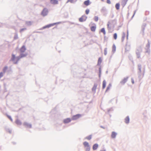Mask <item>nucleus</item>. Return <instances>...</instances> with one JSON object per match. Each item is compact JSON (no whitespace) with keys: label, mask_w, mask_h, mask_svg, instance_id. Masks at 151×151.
<instances>
[{"label":"nucleus","mask_w":151,"mask_h":151,"mask_svg":"<svg viewBox=\"0 0 151 151\" xmlns=\"http://www.w3.org/2000/svg\"><path fill=\"white\" fill-rule=\"evenodd\" d=\"M142 52V48L141 46L137 47L136 50V53L138 58H140L141 53Z\"/></svg>","instance_id":"obj_1"},{"label":"nucleus","mask_w":151,"mask_h":151,"mask_svg":"<svg viewBox=\"0 0 151 151\" xmlns=\"http://www.w3.org/2000/svg\"><path fill=\"white\" fill-rule=\"evenodd\" d=\"M48 13V10L46 8H44L42 11L41 14L43 17H45L47 16Z\"/></svg>","instance_id":"obj_2"},{"label":"nucleus","mask_w":151,"mask_h":151,"mask_svg":"<svg viewBox=\"0 0 151 151\" xmlns=\"http://www.w3.org/2000/svg\"><path fill=\"white\" fill-rule=\"evenodd\" d=\"M138 68L139 70V71L138 72V78H140L141 77V68L142 65L140 64H139L138 65Z\"/></svg>","instance_id":"obj_3"},{"label":"nucleus","mask_w":151,"mask_h":151,"mask_svg":"<svg viewBox=\"0 0 151 151\" xmlns=\"http://www.w3.org/2000/svg\"><path fill=\"white\" fill-rule=\"evenodd\" d=\"M87 18V17L85 15H83L79 19V21L80 22H82L85 21Z\"/></svg>","instance_id":"obj_4"},{"label":"nucleus","mask_w":151,"mask_h":151,"mask_svg":"<svg viewBox=\"0 0 151 151\" xmlns=\"http://www.w3.org/2000/svg\"><path fill=\"white\" fill-rule=\"evenodd\" d=\"M81 116V114H78L73 116L72 117V119L73 120H75L79 118Z\"/></svg>","instance_id":"obj_5"},{"label":"nucleus","mask_w":151,"mask_h":151,"mask_svg":"<svg viewBox=\"0 0 151 151\" xmlns=\"http://www.w3.org/2000/svg\"><path fill=\"white\" fill-rule=\"evenodd\" d=\"M55 24L52 23V24H47V25H46L44 26L43 27L42 29H45L46 28H49L50 27H52V26L54 25Z\"/></svg>","instance_id":"obj_6"},{"label":"nucleus","mask_w":151,"mask_h":151,"mask_svg":"<svg viewBox=\"0 0 151 151\" xmlns=\"http://www.w3.org/2000/svg\"><path fill=\"white\" fill-rule=\"evenodd\" d=\"M128 78V77H127L126 78H124L123 80L120 82V83L122 84H124L127 81Z\"/></svg>","instance_id":"obj_7"},{"label":"nucleus","mask_w":151,"mask_h":151,"mask_svg":"<svg viewBox=\"0 0 151 151\" xmlns=\"http://www.w3.org/2000/svg\"><path fill=\"white\" fill-rule=\"evenodd\" d=\"M71 120L70 118H67L66 119H64L63 122L65 124H67L69 123L71 121Z\"/></svg>","instance_id":"obj_8"},{"label":"nucleus","mask_w":151,"mask_h":151,"mask_svg":"<svg viewBox=\"0 0 151 151\" xmlns=\"http://www.w3.org/2000/svg\"><path fill=\"white\" fill-rule=\"evenodd\" d=\"M117 133L115 132H112L111 133V137L112 138L114 139L115 138Z\"/></svg>","instance_id":"obj_9"},{"label":"nucleus","mask_w":151,"mask_h":151,"mask_svg":"<svg viewBox=\"0 0 151 151\" xmlns=\"http://www.w3.org/2000/svg\"><path fill=\"white\" fill-rule=\"evenodd\" d=\"M26 50L25 46L24 45L22 46L21 48L20 51L21 52H24Z\"/></svg>","instance_id":"obj_10"},{"label":"nucleus","mask_w":151,"mask_h":151,"mask_svg":"<svg viewBox=\"0 0 151 151\" xmlns=\"http://www.w3.org/2000/svg\"><path fill=\"white\" fill-rule=\"evenodd\" d=\"M124 122L126 124H128L129 122V118L128 116H127L125 119Z\"/></svg>","instance_id":"obj_11"},{"label":"nucleus","mask_w":151,"mask_h":151,"mask_svg":"<svg viewBox=\"0 0 151 151\" xmlns=\"http://www.w3.org/2000/svg\"><path fill=\"white\" fill-rule=\"evenodd\" d=\"M101 12L103 13H105L107 12V10L106 7L104 6L103 7L101 10Z\"/></svg>","instance_id":"obj_12"},{"label":"nucleus","mask_w":151,"mask_h":151,"mask_svg":"<svg viewBox=\"0 0 151 151\" xmlns=\"http://www.w3.org/2000/svg\"><path fill=\"white\" fill-rule=\"evenodd\" d=\"M128 0H122V5L124 7L126 4Z\"/></svg>","instance_id":"obj_13"},{"label":"nucleus","mask_w":151,"mask_h":151,"mask_svg":"<svg viewBox=\"0 0 151 151\" xmlns=\"http://www.w3.org/2000/svg\"><path fill=\"white\" fill-rule=\"evenodd\" d=\"M23 125L24 126H26L27 127H29V128H31L32 127V125L27 122H24L23 124Z\"/></svg>","instance_id":"obj_14"},{"label":"nucleus","mask_w":151,"mask_h":151,"mask_svg":"<svg viewBox=\"0 0 151 151\" xmlns=\"http://www.w3.org/2000/svg\"><path fill=\"white\" fill-rule=\"evenodd\" d=\"M98 145L97 143L94 144L92 147L93 149L94 150H96L98 148Z\"/></svg>","instance_id":"obj_15"},{"label":"nucleus","mask_w":151,"mask_h":151,"mask_svg":"<svg viewBox=\"0 0 151 151\" xmlns=\"http://www.w3.org/2000/svg\"><path fill=\"white\" fill-rule=\"evenodd\" d=\"M16 57H15V55L14 54H12V58H11V60H10V61H12L14 62H15L14 60L16 59Z\"/></svg>","instance_id":"obj_16"},{"label":"nucleus","mask_w":151,"mask_h":151,"mask_svg":"<svg viewBox=\"0 0 151 151\" xmlns=\"http://www.w3.org/2000/svg\"><path fill=\"white\" fill-rule=\"evenodd\" d=\"M50 3L53 4H58V1L57 0H51Z\"/></svg>","instance_id":"obj_17"},{"label":"nucleus","mask_w":151,"mask_h":151,"mask_svg":"<svg viewBox=\"0 0 151 151\" xmlns=\"http://www.w3.org/2000/svg\"><path fill=\"white\" fill-rule=\"evenodd\" d=\"M21 58L20 56H17L16 57V61L15 62H14V64H17L18 63V61L19 60V59Z\"/></svg>","instance_id":"obj_18"},{"label":"nucleus","mask_w":151,"mask_h":151,"mask_svg":"<svg viewBox=\"0 0 151 151\" xmlns=\"http://www.w3.org/2000/svg\"><path fill=\"white\" fill-rule=\"evenodd\" d=\"M84 4L86 6H88L90 4V2L89 0H87L85 1L84 2Z\"/></svg>","instance_id":"obj_19"},{"label":"nucleus","mask_w":151,"mask_h":151,"mask_svg":"<svg viewBox=\"0 0 151 151\" xmlns=\"http://www.w3.org/2000/svg\"><path fill=\"white\" fill-rule=\"evenodd\" d=\"M146 26V24H143L142 27V30L143 32V35L144 34L145 27Z\"/></svg>","instance_id":"obj_20"},{"label":"nucleus","mask_w":151,"mask_h":151,"mask_svg":"<svg viewBox=\"0 0 151 151\" xmlns=\"http://www.w3.org/2000/svg\"><path fill=\"white\" fill-rule=\"evenodd\" d=\"M16 123L18 125H21L22 124V122L18 119H17L15 121Z\"/></svg>","instance_id":"obj_21"},{"label":"nucleus","mask_w":151,"mask_h":151,"mask_svg":"<svg viewBox=\"0 0 151 151\" xmlns=\"http://www.w3.org/2000/svg\"><path fill=\"white\" fill-rule=\"evenodd\" d=\"M106 82L105 80H104L103 82L102 89H104L106 87Z\"/></svg>","instance_id":"obj_22"},{"label":"nucleus","mask_w":151,"mask_h":151,"mask_svg":"<svg viewBox=\"0 0 151 151\" xmlns=\"http://www.w3.org/2000/svg\"><path fill=\"white\" fill-rule=\"evenodd\" d=\"M96 26H91V30L92 32H94L95 31L96 29Z\"/></svg>","instance_id":"obj_23"},{"label":"nucleus","mask_w":151,"mask_h":151,"mask_svg":"<svg viewBox=\"0 0 151 151\" xmlns=\"http://www.w3.org/2000/svg\"><path fill=\"white\" fill-rule=\"evenodd\" d=\"M101 67H100L99 68V79L101 77Z\"/></svg>","instance_id":"obj_24"},{"label":"nucleus","mask_w":151,"mask_h":151,"mask_svg":"<svg viewBox=\"0 0 151 151\" xmlns=\"http://www.w3.org/2000/svg\"><path fill=\"white\" fill-rule=\"evenodd\" d=\"M111 83H109L106 88V89L105 91V92H107L109 90L110 88L111 87Z\"/></svg>","instance_id":"obj_25"},{"label":"nucleus","mask_w":151,"mask_h":151,"mask_svg":"<svg viewBox=\"0 0 151 151\" xmlns=\"http://www.w3.org/2000/svg\"><path fill=\"white\" fill-rule=\"evenodd\" d=\"M27 55V54L21 53L19 55L21 58L26 57Z\"/></svg>","instance_id":"obj_26"},{"label":"nucleus","mask_w":151,"mask_h":151,"mask_svg":"<svg viewBox=\"0 0 151 151\" xmlns=\"http://www.w3.org/2000/svg\"><path fill=\"white\" fill-rule=\"evenodd\" d=\"M125 36V33L124 32H123V35H122V42H123V41L124 40Z\"/></svg>","instance_id":"obj_27"},{"label":"nucleus","mask_w":151,"mask_h":151,"mask_svg":"<svg viewBox=\"0 0 151 151\" xmlns=\"http://www.w3.org/2000/svg\"><path fill=\"white\" fill-rule=\"evenodd\" d=\"M5 129L6 130L7 132H9V133L10 134H11L12 133V130H10L9 128L7 127H5Z\"/></svg>","instance_id":"obj_28"},{"label":"nucleus","mask_w":151,"mask_h":151,"mask_svg":"<svg viewBox=\"0 0 151 151\" xmlns=\"http://www.w3.org/2000/svg\"><path fill=\"white\" fill-rule=\"evenodd\" d=\"M116 50V47L114 44L112 46V51L113 53H114Z\"/></svg>","instance_id":"obj_29"},{"label":"nucleus","mask_w":151,"mask_h":151,"mask_svg":"<svg viewBox=\"0 0 151 151\" xmlns=\"http://www.w3.org/2000/svg\"><path fill=\"white\" fill-rule=\"evenodd\" d=\"M102 62V60L101 59V58H99L98 60V62L97 65H99L101 64V63Z\"/></svg>","instance_id":"obj_30"},{"label":"nucleus","mask_w":151,"mask_h":151,"mask_svg":"<svg viewBox=\"0 0 151 151\" xmlns=\"http://www.w3.org/2000/svg\"><path fill=\"white\" fill-rule=\"evenodd\" d=\"M120 4L119 3H116L115 5V7L117 10H118L119 9Z\"/></svg>","instance_id":"obj_31"},{"label":"nucleus","mask_w":151,"mask_h":151,"mask_svg":"<svg viewBox=\"0 0 151 151\" xmlns=\"http://www.w3.org/2000/svg\"><path fill=\"white\" fill-rule=\"evenodd\" d=\"M97 85V84H94L93 86V87L92 88V90L93 91H95L96 89Z\"/></svg>","instance_id":"obj_32"},{"label":"nucleus","mask_w":151,"mask_h":151,"mask_svg":"<svg viewBox=\"0 0 151 151\" xmlns=\"http://www.w3.org/2000/svg\"><path fill=\"white\" fill-rule=\"evenodd\" d=\"M83 144L85 147H86L88 146H90L89 145L88 143L87 142H83Z\"/></svg>","instance_id":"obj_33"},{"label":"nucleus","mask_w":151,"mask_h":151,"mask_svg":"<svg viewBox=\"0 0 151 151\" xmlns=\"http://www.w3.org/2000/svg\"><path fill=\"white\" fill-rule=\"evenodd\" d=\"M150 42L149 41V40H148V43L147 44V45H146L145 48H150Z\"/></svg>","instance_id":"obj_34"},{"label":"nucleus","mask_w":151,"mask_h":151,"mask_svg":"<svg viewBox=\"0 0 151 151\" xmlns=\"http://www.w3.org/2000/svg\"><path fill=\"white\" fill-rule=\"evenodd\" d=\"M101 32L103 33L104 35L106 34V32L105 28H103L101 29Z\"/></svg>","instance_id":"obj_35"},{"label":"nucleus","mask_w":151,"mask_h":151,"mask_svg":"<svg viewBox=\"0 0 151 151\" xmlns=\"http://www.w3.org/2000/svg\"><path fill=\"white\" fill-rule=\"evenodd\" d=\"M7 69H8V67L7 66H5V67H4V68H3V73H5L6 72V71L7 70Z\"/></svg>","instance_id":"obj_36"},{"label":"nucleus","mask_w":151,"mask_h":151,"mask_svg":"<svg viewBox=\"0 0 151 151\" xmlns=\"http://www.w3.org/2000/svg\"><path fill=\"white\" fill-rule=\"evenodd\" d=\"M26 24L28 26H30L32 24V22L31 21H27L26 22Z\"/></svg>","instance_id":"obj_37"},{"label":"nucleus","mask_w":151,"mask_h":151,"mask_svg":"<svg viewBox=\"0 0 151 151\" xmlns=\"http://www.w3.org/2000/svg\"><path fill=\"white\" fill-rule=\"evenodd\" d=\"M145 49L146 50V51H145V52L149 54H150V48H145Z\"/></svg>","instance_id":"obj_38"},{"label":"nucleus","mask_w":151,"mask_h":151,"mask_svg":"<svg viewBox=\"0 0 151 151\" xmlns=\"http://www.w3.org/2000/svg\"><path fill=\"white\" fill-rule=\"evenodd\" d=\"M18 35H17V33H15L14 36V39L17 40V39H18Z\"/></svg>","instance_id":"obj_39"},{"label":"nucleus","mask_w":151,"mask_h":151,"mask_svg":"<svg viewBox=\"0 0 151 151\" xmlns=\"http://www.w3.org/2000/svg\"><path fill=\"white\" fill-rule=\"evenodd\" d=\"M26 29H27L25 28H24L21 29L20 30V33H22L24 31L26 30Z\"/></svg>","instance_id":"obj_40"},{"label":"nucleus","mask_w":151,"mask_h":151,"mask_svg":"<svg viewBox=\"0 0 151 151\" xmlns=\"http://www.w3.org/2000/svg\"><path fill=\"white\" fill-rule=\"evenodd\" d=\"M92 135H90L89 136H87L86 137V139L90 140L91 139Z\"/></svg>","instance_id":"obj_41"},{"label":"nucleus","mask_w":151,"mask_h":151,"mask_svg":"<svg viewBox=\"0 0 151 151\" xmlns=\"http://www.w3.org/2000/svg\"><path fill=\"white\" fill-rule=\"evenodd\" d=\"M113 37L114 39L116 40L117 38V34L116 33H115L113 35Z\"/></svg>","instance_id":"obj_42"},{"label":"nucleus","mask_w":151,"mask_h":151,"mask_svg":"<svg viewBox=\"0 0 151 151\" xmlns=\"http://www.w3.org/2000/svg\"><path fill=\"white\" fill-rule=\"evenodd\" d=\"M7 117L8 118H9L11 121L12 122L13 121V119H12V118H11V116L8 115V114H6V115Z\"/></svg>","instance_id":"obj_43"},{"label":"nucleus","mask_w":151,"mask_h":151,"mask_svg":"<svg viewBox=\"0 0 151 151\" xmlns=\"http://www.w3.org/2000/svg\"><path fill=\"white\" fill-rule=\"evenodd\" d=\"M90 150V146H88L86 147V151H89Z\"/></svg>","instance_id":"obj_44"},{"label":"nucleus","mask_w":151,"mask_h":151,"mask_svg":"<svg viewBox=\"0 0 151 151\" xmlns=\"http://www.w3.org/2000/svg\"><path fill=\"white\" fill-rule=\"evenodd\" d=\"M107 54V48H106L104 50V54L105 55H106Z\"/></svg>","instance_id":"obj_45"},{"label":"nucleus","mask_w":151,"mask_h":151,"mask_svg":"<svg viewBox=\"0 0 151 151\" xmlns=\"http://www.w3.org/2000/svg\"><path fill=\"white\" fill-rule=\"evenodd\" d=\"M94 19L96 22L98 21V17L97 16H95L94 18Z\"/></svg>","instance_id":"obj_46"},{"label":"nucleus","mask_w":151,"mask_h":151,"mask_svg":"<svg viewBox=\"0 0 151 151\" xmlns=\"http://www.w3.org/2000/svg\"><path fill=\"white\" fill-rule=\"evenodd\" d=\"M89 12V10L88 9H87L85 11V12L86 14H88Z\"/></svg>","instance_id":"obj_47"},{"label":"nucleus","mask_w":151,"mask_h":151,"mask_svg":"<svg viewBox=\"0 0 151 151\" xmlns=\"http://www.w3.org/2000/svg\"><path fill=\"white\" fill-rule=\"evenodd\" d=\"M108 23H109V22H108ZM107 27L108 30L109 31L111 29V27L109 26V23H108L107 24Z\"/></svg>","instance_id":"obj_48"},{"label":"nucleus","mask_w":151,"mask_h":151,"mask_svg":"<svg viewBox=\"0 0 151 151\" xmlns=\"http://www.w3.org/2000/svg\"><path fill=\"white\" fill-rule=\"evenodd\" d=\"M3 73L2 72L0 73V78H1L2 77H3Z\"/></svg>","instance_id":"obj_49"},{"label":"nucleus","mask_w":151,"mask_h":151,"mask_svg":"<svg viewBox=\"0 0 151 151\" xmlns=\"http://www.w3.org/2000/svg\"><path fill=\"white\" fill-rule=\"evenodd\" d=\"M73 0H68L67 3H68V2H70L71 3H73Z\"/></svg>","instance_id":"obj_50"},{"label":"nucleus","mask_w":151,"mask_h":151,"mask_svg":"<svg viewBox=\"0 0 151 151\" xmlns=\"http://www.w3.org/2000/svg\"><path fill=\"white\" fill-rule=\"evenodd\" d=\"M131 81L132 84H133L134 83V81L133 78H131Z\"/></svg>","instance_id":"obj_51"},{"label":"nucleus","mask_w":151,"mask_h":151,"mask_svg":"<svg viewBox=\"0 0 151 151\" xmlns=\"http://www.w3.org/2000/svg\"><path fill=\"white\" fill-rule=\"evenodd\" d=\"M61 23V22H56V23H53V24H55H55H60Z\"/></svg>","instance_id":"obj_52"},{"label":"nucleus","mask_w":151,"mask_h":151,"mask_svg":"<svg viewBox=\"0 0 151 151\" xmlns=\"http://www.w3.org/2000/svg\"><path fill=\"white\" fill-rule=\"evenodd\" d=\"M107 0V3L108 4H111V1L110 0Z\"/></svg>","instance_id":"obj_53"},{"label":"nucleus","mask_w":151,"mask_h":151,"mask_svg":"<svg viewBox=\"0 0 151 151\" xmlns=\"http://www.w3.org/2000/svg\"><path fill=\"white\" fill-rule=\"evenodd\" d=\"M128 31L127 30V39H128Z\"/></svg>","instance_id":"obj_54"},{"label":"nucleus","mask_w":151,"mask_h":151,"mask_svg":"<svg viewBox=\"0 0 151 151\" xmlns=\"http://www.w3.org/2000/svg\"><path fill=\"white\" fill-rule=\"evenodd\" d=\"M136 10H135V11H134V14H133V15L132 16V18L134 17V14H135V13H136Z\"/></svg>","instance_id":"obj_55"},{"label":"nucleus","mask_w":151,"mask_h":151,"mask_svg":"<svg viewBox=\"0 0 151 151\" xmlns=\"http://www.w3.org/2000/svg\"><path fill=\"white\" fill-rule=\"evenodd\" d=\"M100 127L101 128H103V129H105V128L102 126H101Z\"/></svg>","instance_id":"obj_56"},{"label":"nucleus","mask_w":151,"mask_h":151,"mask_svg":"<svg viewBox=\"0 0 151 151\" xmlns=\"http://www.w3.org/2000/svg\"><path fill=\"white\" fill-rule=\"evenodd\" d=\"M111 110V109H108V112H109Z\"/></svg>","instance_id":"obj_57"},{"label":"nucleus","mask_w":151,"mask_h":151,"mask_svg":"<svg viewBox=\"0 0 151 151\" xmlns=\"http://www.w3.org/2000/svg\"><path fill=\"white\" fill-rule=\"evenodd\" d=\"M108 73V71L107 70L106 72V74H107Z\"/></svg>","instance_id":"obj_58"},{"label":"nucleus","mask_w":151,"mask_h":151,"mask_svg":"<svg viewBox=\"0 0 151 151\" xmlns=\"http://www.w3.org/2000/svg\"><path fill=\"white\" fill-rule=\"evenodd\" d=\"M100 151H106V150H101Z\"/></svg>","instance_id":"obj_59"},{"label":"nucleus","mask_w":151,"mask_h":151,"mask_svg":"<svg viewBox=\"0 0 151 151\" xmlns=\"http://www.w3.org/2000/svg\"><path fill=\"white\" fill-rule=\"evenodd\" d=\"M125 50H127V51H129V50H127V48H125Z\"/></svg>","instance_id":"obj_60"},{"label":"nucleus","mask_w":151,"mask_h":151,"mask_svg":"<svg viewBox=\"0 0 151 151\" xmlns=\"http://www.w3.org/2000/svg\"><path fill=\"white\" fill-rule=\"evenodd\" d=\"M12 143H13L14 144H16V143H14V142H12Z\"/></svg>","instance_id":"obj_61"},{"label":"nucleus","mask_w":151,"mask_h":151,"mask_svg":"<svg viewBox=\"0 0 151 151\" xmlns=\"http://www.w3.org/2000/svg\"><path fill=\"white\" fill-rule=\"evenodd\" d=\"M101 0L102 1H104V0Z\"/></svg>","instance_id":"obj_62"},{"label":"nucleus","mask_w":151,"mask_h":151,"mask_svg":"<svg viewBox=\"0 0 151 151\" xmlns=\"http://www.w3.org/2000/svg\"><path fill=\"white\" fill-rule=\"evenodd\" d=\"M51 1V0H50V1Z\"/></svg>","instance_id":"obj_63"}]
</instances>
